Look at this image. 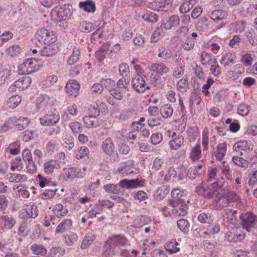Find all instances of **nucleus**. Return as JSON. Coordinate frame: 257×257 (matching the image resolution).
Segmentation results:
<instances>
[{"label": "nucleus", "instance_id": "1", "mask_svg": "<svg viewBox=\"0 0 257 257\" xmlns=\"http://www.w3.org/2000/svg\"><path fill=\"white\" fill-rule=\"evenodd\" d=\"M215 187H217L216 186L213 184H202L201 185L196 187L195 192L198 195L205 199H214V200L219 194Z\"/></svg>", "mask_w": 257, "mask_h": 257}, {"label": "nucleus", "instance_id": "2", "mask_svg": "<svg viewBox=\"0 0 257 257\" xmlns=\"http://www.w3.org/2000/svg\"><path fill=\"white\" fill-rule=\"evenodd\" d=\"M239 221L238 224H240L243 229L248 232L254 228L257 223V216L251 212L241 213L239 215Z\"/></svg>", "mask_w": 257, "mask_h": 257}, {"label": "nucleus", "instance_id": "3", "mask_svg": "<svg viewBox=\"0 0 257 257\" xmlns=\"http://www.w3.org/2000/svg\"><path fill=\"white\" fill-rule=\"evenodd\" d=\"M41 67L42 65H40L38 59L29 58L19 66V74H31L38 71Z\"/></svg>", "mask_w": 257, "mask_h": 257}, {"label": "nucleus", "instance_id": "4", "mask_svg": "<svg viewBox=\"0 0 257 257\" xmlns=\"http://www.w3.org/2000/svg\"><path fill=\"white\" fill-rule=\"evenodd\" d=\"M38 39L39 41H42L45 44L50 45L56 42L57 36L54 31L48 30L42 28L37 32Z\"/></svg>", "mask_w": 257, "mask_h": 257}, {"label": "nucleus", "instance_id": "5", "mask_svg": "<svg viewBox=\"0 0 257 257\" xmlns=\"http://www.w3.org/2000/svg\"><path fill=\"white\" fill-rule=\"evenodd\" d=\"M168 203L173 208L172 210V214L174 216H184L187 214L186 205L184 200H170Z\"/></svg>", "mask_w": 257, "mask_h": 257}, {"label": "nucleus", "instance_id": "6", "mask_svg": "<svg viewBox=\"0 0 257 257\" xmlns=\"http://www.w3.org/2000/svg\"><path fill=\"white\" fill-rule=\"evenodd\" d=\"M40 123L44 126H52L56 124L60 119L58 112L54 110L48 111L44 116L40 118Z\"/></svg>", "mask_w": 257, "mask_h": 257}, {"label": "nucleus", "instance_id": "7", "mask_svg": "<svg viewBox=\"0 0 257 257\" xmlns=\"http://www.w3.org/2000/svg\"><path fill=\"white\" fill-rule=\"evenodd\" d=\"M131 81L133 88L138 93H144L147 90L150 89L142 76H134L131 79Z\"/></svg>", "mask_w": 257, "mask_h": 257}, {"label": "nucleus", "instance_id": "8", "mask_svg": "<svg viewBox=\"0 0 257 257\" xmlns=\"http://www.w3.org/2000/svg\"><path fill=\"white\" fill-rule=\"evenodd\" d=\"M80 84L75 80L72 79L67 82L65 90L69 98H75L79 94Z\"/></svg>", "mask_w": 257, "mask_h": 257}, {"label": "nucleus", "instance_id": "9", "mask_svg": "<svg viewBox=\"0 0 257 257\" xmlns=\"http://www.w3.org/2000/svg\"><path fill=\"white\" fill-rule=\"evenodd\" d=\"M240 213L237 210H234L229 208H226L223 210L222 214L224 218H226L227 221L230 224L236 225L239 221V215Z\"/></svg>", "mask_w": 257, "mask_h": 257}, {"label": "nucleus", "instance_id": "10", "mask_svg": "<svg viewBox=\"0 0 257 257\" xmlns=\"http://www.w3.org/2000/svg\"><path fill=\"white\" fill-rule=\"evenodd\" d=\"M73 24L78 31L83 33H89L94 29L92 23L82 20L81 19H75Z\"/></svg>", "mask_w": 257, "mask_h": 257}, {"label": "nucleus", "instance_id": "11", "mask_svg": "<svg viewBox=\"0 0 257 257\" xmlns=\"http://www.w3.org/2000/svg\"><path fill=\"white\" fill-rule=\"evenodd\" d=\"M148 69L150 71L157 73L159 76H163L170 71L169 68L162 62L153 63L149 66Z\"/></svg>", "mask_w": 257, "mask_h": 257}, {"label": "nucleus", "instance_id": "12", "mask_svg": "<svg viewBox=\"0 0 257 257\" xmlns=\"http://www.w3.org/2000/svg\"><path fill=\"white\" fill-rule=\"evenodd\" d=\"M233 149L236 152H239L241 155H243L252 150L248 142L246 141H242L235 143L233 145Z\"/></svg>", "mask_w": 257, "mask_h": 257}, {"label": "nucleus", "instance_id": "13", "mask_svg": "<svg viewBox=\"0 0 257 257\" xmlns=\"http://www.w3.org/2000/svg\"><path fill=\"white\" fill-rule=\"evenodd\" d=\"M209 17L215 23H219L220 22L226 19L228 17V14L225 11L216 9L211 12Z\"/></svg>", "mask_w": 257, "mask_h": 257}, {"label": "nucleus", "instance_id": "14", "mask_svg": "<svg viewBox=\"0 0 257 257\" xmlns=\"http://www.w3.org/2000/svg\"><path fill=\"white\" fill-rule=\"evenodd\" d=\"M119 75L124 79V82L126 85H130L131 82L130 71L128 64L122 63L118 66Z\"/></svg>", "mask_w": 257, "mask_h": 257}, {"label": "nucleus", "instance_id": "15", "mask_svg": "<svg viewBox=\"0 0 257 257\" xmlns=\"http://www.w3.org/2000/svg\"><path fill=\"white\" fill-rule=\"evenodd\" d=\"M82 119L85 127L87 128H96L99 126L102 123L101 120L92 115L84 116Z\"/></svg>", "mask_w": 257, "mask_h": 257}, {"label": "nucleus", "instance_id": "16", "mask_svg": "<svg viewBox=\"0 0 257 257\" xmlns=\"http://www.w3.org/2000/svg\"><path fill=\"white\" fill-rule=\"evenodd\" d=\"M172 138V139L169 141L170 148L173 150H177L183 144L184 137L181 135H176L174 132L173 133Z\"/></svg>", "mask_w": 257, "mask_h": 257}, {"label": "nucleus", "instance_id": "17", "mask_svg": "<svg viewBox=\"0 0 257 257\" xmlns=\"http://www.w3.org/2000/svg\"><path fill=\"white\" fill-rule=\"evenodd\" d=\"M72 225V221L70 219H63L56 228V234H62L69 230Z\"/></svg>", "mask_w": 257, "mask_h": 257}, {"label": "nucleus", "instance_id": "18", "mask_svg": "<svg viewBox=\"0 0 257 257\" xmlns=\"http://www.w3.org/2000/svg\"><path fill=\"white\" fill-rule=\"evenodd\" d=\"M41 56L43 57H50L55 55L58 51V47L54 45H48L43 49L39 50Z\"/></svg>", "mask_w": 257, "mask_h": 257}, {"label": "nucleus", "instance_id": "19", "mask_svg": "<svg viewBox=\"0 0 257 257\" xmlns=\"http://www.w3.org/2000/svg\"><path fill=\"white\" fill-rule=\"evenodd\" d=\"M102 148L104 152L107 155H111L113 153L114 146L110 138H107L103 141Z\"/></svg>", "mask_w": 257, "mask_h": 257}, {"label": "nucleus", "instance_id": "20", "mask_svg": "<svg viewBox=\"0 0 257 257\" xmlns=\"http://www.w3.org/2000/svg\"><path fill=\"white\" fill-rule=\"evenodd\" d=\"M180 19L177 15L171 16L166 23L162 24L161 27L166 30H169L179 24Z\"/></svg>", "mask_w": 257, "mask_h": 257}, {"label": "nucleus", "instance_id": "21", "mask_svg": "<svg viewBox=\"0 0 257 257\" xmlns=\"http://www.w3.org/2000/svg\"><path fill=\"white\" fill-rule=\"evenodd\" d=\"M4 224L3 229H10L16 224V220L11 215H3L1 217Z\"/></svg>", "mask_w": 257, "mask_h": 257}, {"label": "nucleus", "instance_id": "22", "mask_svg": "<svg viewBox=\"0 0 257 257\" xmlns=\"http://www.w3.org/2000/svg\"><path fill=\"white\" fill-rule=\"evenodd\" d=\"M160 111L164 118H168L172 115L174 108L170 104L167 103L161 107Z\"/></svg>", "mask_w": 257, "mask_h": 257}, {"label": "nucleus", "instance_id": "23", "mask_svg": "<svg viewBox=\"0 0 257 257\" xmlns=\"http://www.w3.org/2000/svg\"><path fill=\"white\" fill-rule=\"evenodd\" d=\"M31 78L29 76H25L15 82V86L19 89H25L31 83Z\"/></svg>", "mask_w": 257, "mask_h": 257}, {"label": "nucleus", "instance_id": "24", "mask_svg": "<svg viewBox=\"0 0 257 257\" xmlns=\"http://www.w3.org/2000/svg\"><path fill=\"white\" fill-rule=\"evenodd\" d=\"M37 177L39 178V185L41 188H44L45 186H52V188H49V190H54V189L56 188L55 187L56 186L57 184L56 183L52 182L51 179L43 177L41 174L38 175Z\"/></svg>", "mask_w": 257, "mask_h": 257}, {"label": "nucleus", "instance_id": "25", "mask_svg": "<svg viewBox=\"0 0 257 257\" xmlns=\"http://www.w3.org/2000/svg\"><path fill=\"white\" fill-rule=\"evenodd\" d=\"M79 6L88 13H94L96 9L95 3L91 0H87L85 2H80Z\"/></svg>", "mask_w": 257, "mask_h": 257}, {"label": "nucleus", "instance_id": "26", "mask_svg": "<svg viewBox=\"0 0 257 257\" xmlns=\"http://www.w3.org/2000/svg\"><path fill=\"white\" fill-rule=\"evenodd\" d=\"M189 88L188 77L187 75H185L177 83V89L181 92H185Z\"/></svg>", "mask_w": 257, "mask_h": 257}, {"label": "nucleus", "instance_id": "27", "mask_svg": "<svg viewBox=\"0 0 257 257\" xmlns=\"http://www.w3.org/2000/svg\"><path fill=\"white\" fill-rule=\"evenodd\" d=\"M59 166V164L56 161L51 160L44 164V171L46 174L49 175L53 173L54 169L58 168Z\"/></svg>", "mask_w": 257, "mask_h": 257}, {"label": "nucleus", "instance_id": "28", "mask_svg": "<svg viewBox=\"0 0 257 257\" xmlns=\"http://www.w3.org/2000/svg\"><path fill=\"white\" fill-rule=\"evenodd\" d=\"M169 189L167 186H162L159 188L154 195L156 200L160 201L162 200L169 193Z\"/></svg>", "mask_w": 257, "mask_h": 257}, {"label": "nucleus", "instance_id": "29", "mask_svg": "<svg viewBox=\"0 0 257 257\" xmlns=\"http://www.w3.org/2000/svg\"><path fill=\"white\" fill-rule=\"evenodd\" d=\"M30 249L33 254L38 255L44 256L45 255L47 252L45 247L42 244H33L31 246Z\"/></svg>", "mask_w": 257, "mask_h": 257}, {"label": "nucleus", "instance_id": "30", "mask_svg": "<svg viewBox=\"0 0 257 257\" xmlns=\"http://www.w3.org/2000/svg\"><path fill=\"white\" fill-rule=\"evenodd\" d=\"M109 45L108 43L103 44L100 49L95 53L96 59L101 62L105 58V55L109 49Z\"/></svg>", "mask_w": 257, "mask_h": 257}, {"label": "nucleus", "instance_id": "31", "mask_svg": "<svg viewBox=\"0 0 257 257\" xmlns=\"http://www.w3.org/2000/svg\"><path fill=\"white\" fill-rule=\"evenodd\" d=\"M136 168L132 162H128L124 166L118 168L117 171L123 176L128 175L135 173Z\"/></svg>", "mask_w": 257, "mask_h": 257}, {"label": "nucleus", "instance_id": "32", "mask_svg": "<svg viewBox=\"0 0 257 257\" xmlns=\"http://www.w3.org/2000/svg\"><path fill=\"white\" fill-rule=\"evenodd\" d=\"M201 155V147L199 144H196L191 150L189 158L192 162L199 160Z\"/></svg>", "mask_w": 257, "mask_h": 257}, {"label": "nucleus", "instance_id": "33", "mask_svg": "<svg viewBox=\"0 0 257 257\" xmlns=\"http://www.w3.org/2000/svg\"><path fill=\"white\" fill-rule=\"evenodd\" d=\"M178 243L175 239H173L167 242L165 245L166 251L170 253H176L180 250V248L177 246Z\"/></svg>", "mask_w": 257, "mask_h": 257}, {"label": "nucleus", "instance_id": "34", "mask_svg": "<svg viewBox=\"0 0 257 257\" xmlns=\"http://www.w3.org/2000/svg\"><path fill=\"white\" fill-rule=\"evenodd\" d=\"M232 160L236 165L243 168H247L252 166L250 162L238 156H233Z\"/></svg>", "mask_w": 257, "mask_h": 257}, {"label": "nucleus", "instance_id": "35", "mask_svg": "<svg viewBox=\"0 0 257 257\" xmlns=\"http://www.w3.org/2000/svg\"><path fill=\"white\" fill-rule=\"evenodd\" d=\"M96 236L91 233H87L82 240L80 245L81 249H85L95 239Z\"/></svg>", "mask_w": 257, "mask_h": 257}, {"label": "nucleus", "instance_id": "36", "mask_svg": "<svg viewBox=\"0 0 257 257\" xmlns=\"http://www.w3.org/2000/svg\"><path fill=\"white\" fill-rule=\"evenodd\" d=\"M196 3V0H189L184 2L180 7L179 11L185 14L188 12Z\"/></svg>", "mask_w": 257, "mask_h": 257}, {"label": "nucleus", "instance_id": "37", "mask_svg": "<svg viewBox=\"0 0 257 257\" xmlns=\"http://www.w3.org/2000/svg\"><path fill=\"white\" fill-rule=\"evenodd\" d=\"M246 23L243 21H236L230 24V29L233 30L236 33L242 32L245 29Z\"/></svg>", "mask_w": 257, "mask_h": 257}, {"label": "nucleus", "instance_id": "38", "mask_svg": "<svg viewBox=\"0 0 257 257\" xmlns=\"http://www.w3.org/2000/svg\"><path fill=\"white\" fill-rule=\"evenodd\" d=\"M108 240L111 241L113 246L117 244L124 245L126 243L127 239L123 236L115 235H113Z\"/></svg>", "mask_w": 257, "mask_h": 257}, {"label": "nucleus", "instance_id": "39", "mask_svg": "<svg viewBox=\"0 0 257 257\" xmlns=\"http://www.w3.org/2000/svg\"><path fill=\"white\" fill-rule=\"evenodd\" d=\"M235 56L232 54H226L222 57L220 60V62L224 66H228L235 63Z\"/></svg>", "mask_w": 257, "mask_h": 257}, {"label": "nucleus", "instance_id": "40", "mask_svg": "<svg viewBox=\"0 0 257 257\" xmlns=\"http://www.w3.org/2000/svg\"><path fill=\"white\" fill-rule=\"evenodd\" d=\"M182 62H183L182 61ZM185 64L181 63L179 66H177L174 68L173 71L172 75L176 78H180L184 74L185 72Z\"/></svg>", "mask_w": 257, "mask_h": 257}, {"label": "nucleus", "instance_id": "41", "mask_svg": "<svg viewBox=\"0 0 257 257\" xmlns=\"http://www.w3.org/2000/svg\"><path fill=\"white\" fill-rule=\"evenodd\" d=\"M142 18L146 21L155 23L158 21L159 16L153 12H148L142 15Z\"/></svg>", "mask_w": 257, "mask_h": 257}, {"label": "nucleus", "instance_id": "42", "mask_svg": "<svg viewBox=\"0 0 257 257\" xmlns=\"http://www.w3.org/2000/svg\"><path fill=\"white\" fill-rule=\"evenodd\" d=\"M198 220L202 223H211L214 221V217L211 213H201L198 215Z\"/></svg>", "mask_w": 257, "mask_h": 257}, {"label": "nucleus", "instance_id": "43", "mask_svg": "<svg viewBox=\"0 0 257 257\" xmlns=\"http://www.w3.org/2000/svg\"><path fill=\"white\" fill-rule=\"evenodd\" d=\"M151 220L150 218L147 215H141L137 217L135 220V223L138 227H142L143 226L147 224L148 223L151 222Z\"/></svg>", "mask_w": 257, "mask_h": 257}, {"label": "nucleus", "instance_id": "44", "mask_svg": "<svg viewBox=\"0 0 257 257\" xmlns=\"http://www.w3.org/2000/svg\"><path fill=\"white\" fill-rule=\"evenodd\" d=\"M113 246L111 241L107 240L105 242L103 246L102 255L104 257H108L113 253Z\"/></svg>", "mask_w": 257, "mask_h": 257}, {"label": "nucleus", "instance_id": "45", "mask_svg": "<svg viewBox=\"0 0 257 257\" xmlns=\"http://www.w3.org/2000/svg\"><path fill=\"white\" fill-rule=\"evenodd\" d=\"M80 54L79 49L76 47L74 48L72 54L67 60L68 64L69 65H73L76 62L79 60Z\"/></svg>", "mask_w": 257, "mask_h": 257}, {"label": "nucleus", "instance_id": "46", "mask_svg": "<svg viewBox=\"0 0 257 257\" xmlns=\"http://www.w3.org/2000/svg\"><path fill=\"white\" fill-rule=\"evenodd\" d=\"M21 97L18 95H14L10 97L7 100V104L10 107L15 108L21 101Z\"/></svg>", "mask_w": 257, "mask_h": 257}, {"label": "nucleus", "instance_id": "47", "mask_svg": "<svg viewBox=\"0 0 257 257\" xmlns=\"http://www.w3.org/2000/svg\"><path fill=\"white\" fill-rule=\"evenodd\" d=\"M10 177L9 181L10 182H22L27 179V177L25 175H22L18 173L10 174Z\"/></svg>", "mask_w": 257, "mask_h": 257}, {"label": "nucleus", "instance_id": "48", "mask_svg": "<svg viewBox=\"0 0 257 257\" xmlns=\"http://www.w3.org/2000/svg\"><path fill=\"white\" fill-rule=\"evenodd\" d=\"M178 227L184 233H187L189 230V224L186 219H179L177 222Z\"/></svg>", "mask_w": 257, "mask_h": 257}, {"label": "nucleus", "instance_id": "49", "mask_svg": "<svg viewBox=\"0 0 257 257\" xmlns=\"http://www.w3.org/2000/svg\"><path fill=\"white\" fill-rule=\"evenodd\" d=\"M65 253V249L61 247H53L50 249L48 255L46 257H55L58 255H64Z\"/></svg>", "mask_w": 257, "mask_h": 257}, {"label": "nucleus", "instance_id": "50", "mask_svg": "<svg viewBox=\"0 0 257 257\" xmlns=\"http://www.w3.org/2000/svg\"><path fill=\"white\" fill-rule=\"evenodd\" d=\"M100 83L103 85H104L105 87L110 92H111L115 87V81L111 80V79H104L102 78L100 80Z\"/></svg>", "mask_w": 257, "mask_h": 257}, {"label": "nucleus", "instance_id": "51", "mask_svg": "<svg viewBox=\"0 0 257 257\" xmlns=\"http://www.w3.org/2000/svg\"><path fill=\"white\" fill-rule=\"evenodd\" d=\"M226 197L225 196H222L219 194L217 197L214 199V201L218 203V208L221 209L224 207L227 206L229 203L228 200H226Z\"/></svg>", "mask_w": 257, "mask_h": 257}, {"label": "nucleus", "instance_id": "52", "mask_svg": "<svg viewBox=\"0 0 257 257\" xmlns=\"http://www.w3.org/2000/svg\"><path fill=\"white\" fill-rule=\"evenodd\" d=\"M207 230L209 234H214L219 232L220 227L219 224L212 221L211 223H208Z\"/></svg>", "mask_w": 257, "mask_h": 257}, {"label": "nucleus", "instance_id": "53", "mask_svg": "<svg viewBox=\"0 0 257 257\" xmlns=\"http://www.w3.org/2000/svg\"><path fill=\"white\" fill-rule=\"evenodd\" d=\"M212 58L210 53L203 51L201 54V63L203 65H207L212 61Z\"/></svg>", "mask_w": 257, "mask_h": 257}, {"label": "nucleus", "instance_id": "54", "mask_svg": "<svg viewBox=\"0 0 257 257\" xmlns=\"http://www.w3.org/2000/svg\"><path fill=\"white\" fill-rule=\"evenodd\" d=\"M29 120L27 117L19 118L16 121V127L18 130H24L29 124Z\"/></svg>", "mask_w": 257, "mask_h": 257}, {"label": "nucleus", "instance_id": "55", "mask_svg": "<svg viewBox=\"0 0 257 257\" xmlns=\"http://www.w3.org/2000/svg\"><path fill=\"white\" fill-rule=\"evenodd\" d=\"M117 91L120 92L123 95L125 94L128 91V85L125 83H123V81L122 79H119L117 82Z\"/></svg>", "mask_w": 257, "mask_h": 257}, {"label": "nucleus", "instance_id": "56", "mask_svg": "<svg viewBox=\"0 0 257 257\" xmlns=\"http://www.w3.org/2000/svg\"><path fill=\"white\" fill-rule=\"evenodd\" d=\"M163 33L162 29L157 28L152 34L151 37V43L157 42L162 37Z\"/></svg>", "mask_w": 257, "mask_h": 257}, {"label": "nucleus", "instance_id": "57", "mask_svg": "<svg viewBox=\"0 0 257 257\" xmlns=\"http://www.w3.org/2000/svg\"><path fill=\"white\" fill-rule=\"evenodd\" d=\"M161 78L160 76L152 74L150 76V83L155 87L162 88L164 84L162 82H159V80Z\"/></svg>", "mask_w": 257, "mask_h": 257}, {"label": "nucleus", "instance_id": "58", "mask_svg": "<svg viewBox=\"0 0 257 257\" xmlns=\"http://www.w3.org/2000/svg\"><path fill=\"white\" fill-rule=\"evenodd\" d=\"M21 48L19 45H14L7 49V53L11 56H16L20 53Z\"/></svg>", "mask_w": 257, "mask_h": 257}, {"label": "nucleus", "instance_id": "59", "mask_svg": "<svg viewBox=\"0 0 257 257\" xmlns=\"http://www.w3.org/2000/svg\"><path fill=\"white\" fill-rule=\"evenodd\" d=\"M250 111V107L245 103L240 104L237 108L238 113L242 116L247 115Z\"/></svg>", "mask_w": 257, "mask_h": 257}, {"label": "nucleus", "instance_id": "60", "mask_svg": "<svg viewBox=\"0 0 257 257\" xmlns=\"http://www.w3.org/2000/svg\"><path fill=\"white\" fill-rule=\"evenodd\" d=\"M20 145L18 142H15L11 144L8 150H9L10 154L12 155H17L20 153Z\"/></svg>", "mask_w": 257, "mask_h": 257}, {"label": "nucleus", "instance_id": "61", "mask_svg": "<svg viewBox=\"0 0 257 257\" xmlns=\"http://www.w3.org/2000/svg\"><path fill=\"white\" fill-rule=\"evenodd\" d=\"M163 139L162 135L160 133L153 134L150 138V142L153 145H158L160 144Z\"/></svg>", "mask_w": 257, "mask_h": 257}, {"label": "nucleus", "instance_id": "62", "mask_svg": "<svg viewBox=\"0 0 257 257\" xmlns=\"http://www.w3.org/2000/svg\"><path fill=\"white\" fill-rule=\"evenodd\" d=\"M195 40L189 36L187 37L186 41L182 45L183 49L186 51L192 50L194 46Z\"/></svg>", "mask_w": 257, "mask_h": 257}, {"label": "nucleus", "instance_id": "63", "mask_svg": "<svg viewBox=\"0 0 257 257\" xmlns=\"http://www.w3.org/2000/svg\"><path fill=\"white\" fill-rule=\"evenodd\" d=\"M69 127L74 134L80 133L83 130L81 124L77 121L73 122L70 123Z\"/></svg>", "mask_w": 257, "mask_h": 257}, {"label": "nucleus", "instance_id": "64", "mask_svg": "<svg viewBox=\"0 0 257 257\" xmlns=\"http://www.w3.org/2000/svg\"><path fill=\"white\" fill-rule=\"evenodd\" d=\"M225 196L227 198L226 200H228L229 203L238 201L240 198V197L233 191H228Z\"/></svg>", "mask_w": 257, "mask_h": 257}]
</instances>
